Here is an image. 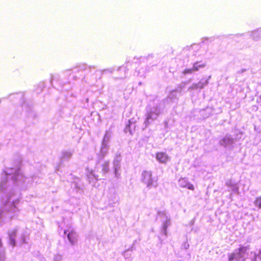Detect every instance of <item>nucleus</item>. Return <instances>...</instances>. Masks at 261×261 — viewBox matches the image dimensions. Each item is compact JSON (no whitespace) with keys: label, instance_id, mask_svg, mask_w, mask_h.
<instances>
[{"label":"nucleus","instance_id":"12","mask_svg":"<svg viewBox=\"0 0 261 261\" xmlns=\"http://www.w3.org/2000/svg\"><path fill=\"white\" fill-rule=\"evenodd\" d=\"M124 75H125V72H126L125 69L124 70Z\"/></svg>","mask_w":261,"mask_h":261},{"label":"nucleus","instance_id":"8","mask_svg":"<svg viewBox=\"0 0 261 261\" xmlns=\"http://www.w3.org/2000/svg\"><path fill=\"white\" fill-rule=\"evenodd\" d=\"M235 257H236V254L234 253L229 254V261L232 260L233 259H234Z\"/></svg>","mask_w":261,"mask_h":261},{"label":"nucleus","instance_id":"7","mask_svg":"<svg viewBox=\"0 0 261 261\" xmlns=\"http://www.w3.org/2000/svg\"><path fill=\"white\" fill-rule=\"evenodd\" d=\"M254 203L255 206L259 208H261V196L255 198Z\"/></svg>","mask_w":261,"mask_h":261},{"label":"nucleus","instance_id":"2","mask_svg":"<svg viewBox=\"0 0 261 261\" xmlns=\"http://www.w3.org/2000/svg\"><path fill=\"white\" fill-rule=\"evenodd\" d=\"M204 66V64H198V62H196L194 64L192 68H186L182 71V73L184 74H191L193 72L198 71L200 68H202Z\"/></svg>","mask_w":261,"mask_h":261},{"label":"nucleus","instance_id":"14","mask_svg":"<svg viewBox=\"0 0 261 261\" xmlns=\"http://www.w3.org/2000/svg\"><path fill=\"white\" fill-rule=\"evenodd\" d=\"M122 68V67H119V70H120Z\"/></svg>","mask_w":261,"mask_h":261},{"label":"nucleus","instance_id":"4","mask_svg":"<svg viewBox=\"0 0 261 261\" xmlns=\"http://www.w3.org/2000/svg\"><path fill=\"white\" fill-rule=\"evenodd\" d=\"M252 37L254 40L261 38V29H258L252 32Z\"/></svg>","mask_w":261,"mask_h":261},{"label":"nucleus","instance_id":"11","mask_svg":"<svg viewBox=\"0 0 261 261\" xmlns=\"http://www.w3.org/2000/svg\"><path fill=\"white\" fill-rule=\"evenodd\" d=\"M67 230H65V231H64V233H65V234L67 233Z\"/></svg>","mask_w":261,"mask_h":261},{"label":"nucleus","instance_id":"13","mask_svg":"<svg viewBox=\"0 0 261 261\" xmlns=\"http://www.w3.org/2000/svg\"><path fill=\"white\" fill-rule=\"evenodd\" d=\"M192 88H193V87H191L189 88V89H192Z\"/></svg>","mask_w":261,"mask_h":261},{"label":"nucleus","instance_id":"10","mask_svg":"<svg viewBox=\"0 0 261 261\" xmlns=\"http://www.w3.org/2000/svg\"><path fill=\"white\" fill-rule=\"evenodd\" d=\"M246 250V247H241L239 248L240 251H244V250Z\"/></svg>","mask_w":261,"mask_h":261},{"label":"nucleus","instance_id":"6","mask_svg":"<svg viewBox=\"0 0 261 261\" xmlns=\"http://www.w3.org/2000/svg\"><path fill=\"white\" fill-rule=\"evenodd\" d=\"M184 181V179H181L180 180L181 186L182 187H186L189 190H194V186L191 184V183H187L185 185L182 184V182Z\"/></svg>","mask_w":261,"mask_h":261},{"label":"nucleus","instance_id":"3","mask_svg":"<svg viewBox=\"0 0 261 261\" xmlns=\"http://www.w3.org/2000/svg\"><path fill=\"white\" fill-rule=\"evenodd\" d=\"M156 158L158 161L162 163H166L169 159V157L167 154L163 152L156 153Z\"/></svg>","mask_w":261,"mask_h":261},{"label":"nucleus","instance_id":"9","mask_svg":"<svg viewBox=\"0 0 261 261\" xmlns=\"http://www.w3.org/2000/svg\"><path fill=\"white\" fill-rule=\"evenodd\" d=\"M108 163H106L103 165V166L105 168V170L106 171V172L108 171V169H107V167L108 166Z\"/></svg>","mask_w":261,"mask_h":261},{"label":"nucleus","instance_id":"1","mask_svg":"<svg viewBox=\"0 0 261 261\" xmlns=\"http://www.w3.org/2000/svg\"><path fill=\"white\" fill-rule=\"evenodd\" d=\"M142 181L146 185L148 188L156 187L158 184L156 181L154 180L152 178L151 172L145 171L142 173Z\"/></svg>","mask_w":261,"mask_h":261},{"label":"nucleus","instance_id":"5","mask_svg":"<svg viewBox=\"0 0 261 261\" xmlns=\"http://www.w3.org/2000/svg\"><path fill=\"white\" fill-rule=\"evenodd\" d=\"M67 237L71 243H73L76 240V234L74 231H71L67 234Z\"/></svg>","mask_w":261,"mask_h":261}]
</instances>
